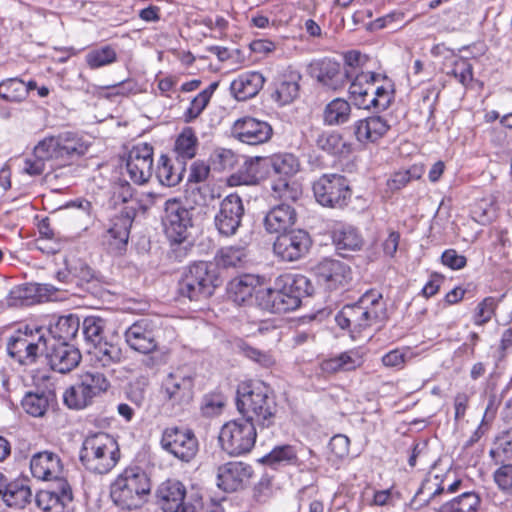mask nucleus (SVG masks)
<instances>
[{
    "label": "nucleus",
    "mask_w": 512,
    "mask_h": 512,
    "mask_svg": "<svg viewBox=\"0 0 512 512\" xmlns=\"http://www.w3.org/2000/svg\"><path fill=\"white\" fill-rule=\"evenodd\" d=\"M313 293L310 280L304 275H281L272 287L256 293L258 306L271 313H286L297 309L303 298Z\"/></svg>",
    "instance_id": "1"
},
{
    "label": "nucleus",
    "mask_w": 512,
    "mask_h": 512,
    "mask_svg": "<svg viewBox=\"0 0 512 512\" xmlns=\"http://www.w3.org/2000/svg\"><path fill=\"white\" fill-rule=\"evenodd\" d=\"M236 406L242 418L261 428H269L275 423L277 403L270 388L261 381L240 383Z\"/></svg>",
    "instance_id": "2"
},
{
    "label": "nucleus",
    "mask_w": 512,
    "mask_h": 512,
    "mask_svg": "<svg viewBox=\"0 0 512 512\" xmlns=\"http://www.w3.org/2000/svg\"><path fill=\"white\" fill-rule=\"evenodd\" d=\"M387 318L386 303L377 290L365 292L356 303L345 305L335 316L341 329H347L355 339L362 331L382 323Z\"/></svg>",
    "instance_id": "3"
},
{
    "label": "nucleus",
    "mask_w": 512,
    "mask_h": 512,
    "mask_svg": "<svg viewBox=\"0 0 512 512\" xmlns=\"http://www.w3.org/2000/svg\"><path fill=\"white\" fill-rule=\"evenodd\" d=\"M151 491V481L140 467H128L114 480L110 496L116 506L123 510H133L146 502Z\"/></svg>",
    "instance_id": "4"
},
{
    "label": "nucleus",
    "mask_w": 512,
    "mask_h": 512,
    "mask_svg": "<svg viewBox=\"0 0 512 512\" xmlns=\"http://www.w3.org/2000/svg\"><path fill=\"white\" fill-rule=\"evenodd\" d=\"M119 458L118 443L104 432L87 436L79 454L82 465L95 474L108 473L116 466Z\"/></svg>",
    "instance_id": "5"
},
{
    "label": "nucleus",
    "mask_w": 512,
    "mask_h": 512,
    "mask_svg": "<svg viewBox=\"0 0 512 512\" xmlns=\"http://www.w3.org/2000/svg\"><path fill=\"white\" fill-rule=\"evenodd\" d=\"M349 93L360 109L382 111L389 107L393 98L392 84L379 73L357 76L350 84Z\"/></svg>",
    "instance_id": "6"
},
{
    "label": "nucleus",
    "mask_w": 512,
    "mask_h": 512,
    "mask_svg": "<svg viewBox=\"0 0 512 512\" xmlns=\"http://www.w3.org/2000/svg\"><path fill=\"white\" fill-rule=\"evenodd\" d=\"M221 282L215 264L197 261L184 269L179 293L191 301H200L210 297Z\"/></svg>",
    "instance_id": "7"
},
{
    "label": "nucleus",
    "mask_w": 512,
    "mask_h": 512,
    "mask_svg": "<svg viewBox=\"0 0 512 512\" xmlns=\"http://www.w3.org/2000/svg\"><path fill=\"white\" fill-rule=\"evenodd\" d=\"M88 150V145L77 133L63 132L39 141L34 147L33 155L44 162L50 160L69 161L80 158Z\"/></svg>",
    "instance_id": "8"
},
{
    "label": "nucleus",
    "mask_w": 512,
    "mask_h": 512,
    "mask_svg": "<svg viewBox=\"0 0 512 512\" xmlns=\"http://www.w3.org/2000/svg\"><path fill=\"white\" fill-rule=\"evenodd\" d=\"M46 339L41 328L25 326L15 331L7 341V352L21 365H31L46 349Z\"/></svg>",
    "instance_id": "9"
},
{
    "label": "nucleus",
    "mask_w": 512,
    "mask_h": 512,
    "mask_svg": "<svg viewBox=\"0 0 512 512\" xmlns=\"http://www.w3.org/2000/svg\"><path fill=\"white\" fill-rule=\"evenodd\" d=\"M256 437V425L244 418H239L223 425L219 442L229 455L239 456L251 451Z\"/></svg>",
    "instance_id": "10"
},
{
    "label": "nucleus",
    "mask_w": 512,
    "mask_h": 512,
    "mask_svg": "<svg viewBox=\"0 0 512 512\" xmlns=\"http://www.w3.org/2000/svg\"><path fill=\"white\" fill-rule=\"evenodd\" d=\"M160 446L183 463L191 462L199 451V441L193 430L179 426H170L163 430Z\"/></svg>",
    "instance_id": "11"
},
{
    "label": "nucleus",
    "mask_w": 512,
    "mask_h": 512,
    "mask_svg": "<svg viewBox=\"0 0 512 512\" xmlns=\"http://www.w3.org/2000/svg\"><path fill=\"white\" fill-rule=\"evenodd\" d=\"M314 196L325 207L342 208L351 198L347 178L340 174H324L313 184Z\"/></svg>",
    "instance_id": "12"
},
{
    "label": "nucleus",
    "mask_w": 512,
    "mask_h": 512,
    "mask_svg": "<svg viewBox=\"0 0 512 512\" xmlns=\"http://www.w3.org/2000/svg\"><path fill=\"white\" fill-rule=\"evenodd\" d=\"M311 244L312 241L307 231L292 229L276 237L273 243V252L281 261L295 262L308 254Z\"/></svg>",
    "instance_id": "13"
},
{
    "label": "nucleus",
    "mask_w": 512,
    "mask_h": 512,
    "mask_svg": "<svg viewBox=\"0 0 512 512\" xmlns=\"http://www.w3.org/2000/svg\"><path fill=\"white\" fill-rule=\"evenodd\" d=\"M162 223L166 236L171 242L182 243L188 237V229L192 226L190 211L175 199L165 202Z\"/></svg>",
    "instance_id": "14"
},
{
    "label": "nucleus",
    "mask_w": 512,
    "mask_h": 512,
    "mask_svg": "<svg viewBox=\"0 0 512 512\" xmlns=\"http://www.w3.org/2000/svg\"><path fill=\"white\" fill-rule=\"evenodd\" d=\"M193 378L180 370L169 373L161 384V394L166 404L182 410L193 399Z\"/></svg>",
    "instance_id": "15"
},
{
    "label": "nucleus",
    "mask_w": 512,
    "mask_h": 512,
    "mask_svg": "<svg viewBox=\"0 0 512 512\" xmlns=\"http://www.w3.org/2000/svg\"><path fill=\"white\" fill-rule=\"evenodd\" d=\"M243 216L241 197L236 193L229 194L220 202L219 211L214 217L215 227L221 235L233 236L241 226Z\"/></svg>",
    "instance_id": "16"
},
{
    "label": "nucleus",
    "mask_w": 512,
    "mask_h": 512,
    "mask_svg": "<svg viewBox=\"0 0 512 512\" xmlns=\"http://www.w3.org/2000/svg\"><path fill=\"white\" fill-rule=\"evenodd\" d=\"M317 282L329 290L346 286L352 279L350 266L340 260L326 258L313 268Z\"/></svg>",
    "instance_id": "17"
},
{
    "label": "nucleus",
    "mask_w": 512,
    "mask_h": 512,
    "mask_svg": "<svg viewBox=\"0 0 512 512\" xmlns=\"http://www.w3.org/2000/svg\"><path fill=\"white\" fill-rule=\"evenodd\" d=\"M232 135L242 143L260 145L270 141L273 136V128L266 121L245 116L234 122Z\"/></svg>",
    "instance_id": "18"
},
{
    "label": "nucleus",
    "mask_w": 512,
    "mask_h": 512,
    "mask_svg": "<svg viewBox=\"0 0 512 512\" xmlns=\"http://www.w3.org/2000/svg\"><path fill=\"white\" fill-rule=\"evenodd\" d=\"M126 169L134 183H146L153 171V147L146 143L134 146L128 154Z\"/></svg>",
    "instance_id": "19"
},
{
    "label": "nucleus",
    "mask_w": 512,
    "mask_h": 512,
    "mask_svg": "<svg viewBox=\"0 0 512 512\" xmlns=\"http://www.w3.org/2000/svg\"><path fill=\"white\" fill-rule=\"evenodd\" d=\"M186 489L174 479L164 481L156 490L157 502L164 512H194V507L184 502Z\"/></svg>",
    "instance_id": "20"
},
{
    "label": "nucleus",
    "mask_w": 512,
    "mask_h": 512,
    "mask_svg": "<svg viewBox=\"0 0 512 512\" xmlns=\"http://www.w3.org/2000/svg\"><path fill=\"white\" fill-rule=\"evenodd\" d=\"M253 473L252 467L243 462H228L217 469V486L231 493L245 487Z\"/></svg>",
    "instance_id": "21"
},
{
    "label": "nucleus",
    "mask_w": 512,
    "mask_h": 512,
    "mask_svg": "<svg viewBox=\"0 0 512 512\" xmlns=\"http://www.w3.org/2000/svg\"><path fill=\"white\" fill-rule=\"evenodd\" d=\"M348 71H343L342 65L332 59L324 58L311 64V74L322 85L338 90L349 82Z\"/></svg>",
    "instance_id": "22"
},
{
    "label": "nucleus",
    "mask_w": 512,
    "mask_h": 512,
    "mask_svg": "<svg viewBox=\"0 0 512 512\" xmlns=\"http://www.w3.org/2000/svg\"><path fill=\"white\" fill-rule=\"evenodd\" d=\"M125 340L131 349L143 354L153 353L158 347L154 331L144 319L133 323L125 331Z\"/></svg>",
    "instance_id": "23"
},
{
    "label": "nucleus",
    "mask_w": 512,
    "mask_h": 512,
    "mask_svg": "<svg viewBox=\"0 0 512 512\" xmlns=\"http://www.w3.org/2000/svg\"><path fill=\"white\" fill-rule=\"evenodd\" d=\"M271 177L268 157H253L246 160L241 169L229 179L230 185H257Z\"/></svg>",
    "instance_id": "24"
},
{
    "label": "nucleus",
    "mask_w": 512,
    "mask_h": 512,
    "mask_svg": "<svg viewBox=\"0 0 512 512\" xmlns=\"http://www.w3.org/2000/svg\"><path fill=\"white\" fill-rule=\"evenodd\" d=\"M32 475L41 480H58L60 482L63 466L60 457L51 451L34 454L30 460Z\"/></svg>",
    "instance_id": "25"
},
{
    "label": "nucleus",
    "mask_w": 512,
    "mask_h": 512,
    "mask_svg": "<svg viewBox=\"0 0 512 512\" xmlns=\"http://www.w3.org/2000/svg\"><path fill=\"white\" fill-rule=\"evenodd\" d=\"M73 499L69 484L60 480L59 487L54 490H42L36 495V504L45 512H64L65 507Z\"/></svg>",
    "instance_id": "26"
},
{
    "label": "nucleus",
    "mask_w": 512,
    "mask_h": 512,
    "mask_svg": "<svg viewBox=\"0 0 512 512\" xmlns=\"http://www.w3.org/2000/svg\"><path fill=\"white\" fill-rule=\"evenodd\" d=\"M297 222V212L289 204H279L271 208L264 218V227L269 233H285Z\"/></svg>",
    "instance_id": "27"
},
{
    "label": "nucleus",
    "mask_w": 512,
    "mask_h": 512,
    "mask_svg": "<svg viewBox=\"0 0 512 512\" xmlns=\"http://www.w3.org/2000/svg\"><path fill=\"white\" fill-rule=\"evenodd\" d=\"M81 354L77 348L67 342L55 344L48 354L49 365L52 370L65 374L78 366Z\"/></svg>",
    "instance_id": "28"
},
{
    "label": "nucleus",
    "mask_w": 512,
    "mask_h": 512,
    "mask_svg": "<svg viewBox=\"0 0 512 512\" xmlns=\"http://www.w3.org/2000/svg\"><path fill=\"white\" fill-rule=\"evenodd\" d=\"M389 129L390 125L387 120L381 116L367 117L353 124L354 135L361 144L377 142Z\"/></svg>",
    "instance_id": "29"
},
{
    "label": "nucleus",
    "mask_w": 512,
    "mask_h": 512,
    "mask_svg": "<svg viewBox=\"0 0 512 512\" xmlns=\"http://www.w3.org/2000/svg\"><path fill=\"white\" fill-rule=\"evenodd\" d=\"M264 82L265 78L260 72H245L232 81L230 90L238 101H245L255 97L262 89Z\"/></svg>",
    "instance_id": "30"
},
{
    "label": "nucleus",
    "mask_w": 512,
    "mask_h": 512,
    "mask_svg": "<svg viewBox=\"0 0 512 512\" xmlns=\"http://www.w3.org/2000/svg\"><path fill=\"white\" fill-rule=\"evenodd\" d=\"M50 284H33L28 283L24 285L17 286L10 291L8 298L9 306H17V305H29L34 302L40 301L43 296L42 292H52L56 291Z\"/></svg>",
    "instance_id": "31"
},
{
    "label": "nucleus",
    "mask_w": 512,
    "mask_h": 512,
    "mask_svg": "<svg viewBox=\"0 0 512 512\" xmlns=\"http://www.w3.org/2000/svg\"><path fill=\"white\" fill-rule=\"evenodd\" d=\"M271 178L291 179L299 171V161L291 153H279L268 157Z\"/></svg>",
    "instance_id": "32"
},
{
    "label": "nucleus",
    "mask_w": 512,
    "mask_h": 512,
    "mask_svg": "<svg viewBox=\"0 0 512 512\" xmlns=\"http://www.w3.org/2000/svg\"><path fill=\"white\" fill-rule=\"evenodd\" d=\"M442 496H444L442 474L435 471L428 472L418 488V503L420 505L438 503Z\"/></svg>",
    "instance_id": "33"
},
{
    "label": "nucleus",
    "mask_w": 512,
    "mask_h": 512,
    "mask_svg": "<svg viewBox=\"0 0 512 512\" xmlns=\"http://www.w3.org/2000/svg\"><path fill=\"white\" fill-rule=\"evenodd\" d=\"M247 249L241 245H231L222 247L215 256L216 268L222 269H240L247 262Z\"/></svg>",
    "instance_id": "34"
},
{
    "label": "nucleus",
    "mask_w": 512,
    "mask_h": 512,
    "mask_svg": "<svg viewBox=\"0 0 512 512\" xmlns=\"http://www.w3.org/2000/svg\"><path fill=\"white\" fill-rule=\"evenodd\" d=\"M184 171L185 164L177 162V166H175L168 156L161 155L158 161L156 175L162 185L174 187L181 182Z\"/></svg>",
    "instance_id": "35"
},
{
    "label": "nucleus",
    "mask_w": 512,
    "mask_h": 512,
    "mask_svg": "<svg viewBox=\"0 0 512 512\" xmlns=\"http://www.w3.org/2000/svg\"><path fill=\"white\" fill-rule=\"evenodd\" d=\"M32 497L31 489L20 482H12L4 488L1 500L6 506L13 509H23L30 503Z\"/></svg>",
    "instance_id": "36"
},
{
    "label": "nucleus",
    "mask_w": 512,
    "mask_h": 512,
    "mask_svg": "<svg viewBox=\"0 0 512 512\" xmlns=\"http://www.w3.org/2000/svg\"><path fill=\"white\" fill-rule=\"evenodd\" d=\"M197 146L198 139L193 129L191 127L184 128L175 141L176 161L186 164L187 160L195 157Z\"/></svg>",
    "instance_id": "37"
},
{
    "label": "nucleus",
    "mask_w": 512,
    "mask_h": 512,
    "mask_svg": "<svg viewBox=\"0 0 512 512\" xmlns=\"http://www.w3.org/2000/svg\"><path fill=\"white\" fill-rule=\"evenodd\" d=\"M88 353L95 363L102 367H109L121 360V350L118 346L105 340L88 348Z\"/></svg>",
    "instance_id": "38"
},
{
    "label": "nucleus",
    "mask_w": 512,
    "mask_h": 512,
    "mask_svg": "<svg viewBox=\"0 0 512 512\" xmlns=\"http://www.w3.org/2000/svg\"><path fill=\"white\" fill-rule=\"evenodd\" d=\"M261 461L273 469H278L283 466L297 465L298 457L293 446L282 445L272 449Z\"/></svg>",
    "instance_id": "39"
},
{
    "label": "nucleus",
    "mask_w": 512,
    "mask_h": 512,
    "mask_svg": "<svg viewBox=\"0 0 512 512\" xmlns=\"http://www.w3.org/2000/svg\"><path fill=\"white\" fill-rule=\"evenodd\" d=\"M255 278L251 275H243L230 281L228 293L237 304L245 303L251 299L255 291Z\"/></svg>",
    "instance_id": "40"
},
{
    "label": "nucleus",
    "mask_w": 512,
    "mask_h": 512,
    "mask_svg": "<svg viewBox=\"0 0 512 512\" xmlns=\"http://www.w3.org/2000/svg\"><path fill=\"white\" fill-rule=\"evenodd\" d=\"M106 325V319L100 316L91 315L84 318L82 332L89 347L100 344L101 341L105 340Z\"/></svg>",
    "instance_id": "41"
},
{
    "label": "nucleus",
    "mask_w": 512,
    "mask_h": 512,
    "mask_svg": "<svg viewBox=\"0 0 512 512\" xmlns=\"http://www.w3.org/2000/svg\"><path fill=\"white\" fill-rule=\"evenodd\" d=\"M333 242L339 251H355L361 248L363 240L354 227L345 226L333 232Z\"/></svg>",
    "instance_id": "42"
},
{
    "label": "nucleus",
    "mask_w": 512,
    "mask_h": 512,
    "mask_svg": "<svg viewBox=\"0 0 512 512\" xmlns=\"http://www.w3.org/2000/svg\"><path fill=\"white\" fill-rule=\"evenodd\" d=\"M87 389L79 380L76 384L70 386L63 394L65 405L74 410H81L92 404L93 398Z\"/></svg>",
    "instance_id": "43"
},
{
    "label": "nucleus",
    "mask_w": 512,
    "mask_h": 512,
    "mask_svg": "<svg viewBox=\"0 0 512 512\" xmlns=\"http://www.w3.org/2000/svg\"><path fill=\"white\" fill-rule=\"evenodd\" d=\"M351 106L344 99L336 98L327 104L324 110V121L328 125H341L350 119Z\"/></svg>",
    "instance_id": "44"
},
{
    "label": "nucleus",
    "mask_w": 512,
    "mask_h": 512,
    "mask_svg": "<svg viewBox=\"0 0 512 512\" xmlns=\"http://www.w3.org/2000/svg\"><path fill=\"white\" fill-rule=\"evenodd\" d=\"M51 394L46 392H28L22 399V407L33 417H42L48 410Z\"/></svg>",
    "instance_id": "45"
},
{
    "label": "nucleus",
    "mask_w": 512,
    "mask_h": 512,
    "mask_svg": "<svg viewBox=\"0 0 512 512\" xmlns=\"http://www.w3.org/2000/svg\"><path fill=\"white\" fill-rule=\"evenodd\" d=\"M300 75L290 74L276 87L272 97L281 105L291 103L299 94L298 80Z\"/></svg>",
    "instance_id": "46"
},
{
    "label": "nucleus",
    "mask_w": 512,
    "mask_h": 512,
    "mask_svg": "<svg viewBox=\"0 0 512 512\" xmlns=\"http://www.w3.org/2000/svg\"><path fill=\"white\" fill-rule=\"evenodd\" d=\"M117 60V53L110 45H105L89 51L85 56V61L91 69H97L110 65Z\"/></svg>",
    "instance_id": "47"
},
{
    "label": "nucleus",
    "mask_w": 512,
    "mask_h": 512,
    "mask_svg": "<svg viewBox=\"0 0 512 512\" xmlns=\"http://www.w3.org/2000/svg\"><path fill=\"white\" fill-rule=\"evenodd\" d=\"M470 214L475 222L486 225L495 218L496 207L491 198H482L472 204Z\"/></svg>",
    "instance_id": "48"
},
{
    "label": "nucleus",
    "mask_w": 512,
    "mask_h": 512,
    "mask_svg": "<svg viewBox=\"0 0 512 512\" xmlns=\"http://www.w3.org/2000/svg\"><path fill=\"white\" fill-rule=\"evenodd\" d=\"M131 223L130 217H119L114 220L112 226L107 230V237L114 241L118 249H122L127 244Z\"/></svg>",
    "instance_id": "49"
},
{
    "label": "nucleus",
    "mask_w": 512,
    "mask_h": 512,
    "mask_svg": "<svg viewBox=\"0 0 512 512\" xmlns=\"http://www.w3.org/2000/svg\"><path fill=\"white\" fill-rule=\"evenodd\" d=\"M81 383L89 389V394L94 399L96 396L106 392L110 387L107 377L98 371H87L80 376Z\"/></svg>",
    "instance_id": "50"
},
{
    "label": "nucleus",
    "mask_w": 512,
    "mask_h": 512,
    "mask_svg": "<svg viewBox=\"0 0 512 512\" xmlns=\"http://www.w3.org/2000/svg\"><path fill=\"white\" fill-rule=\"evenodd\" d=\"M81 383L89 389V394L94 399L96 396L106 392L110 387L107 377L98 371H87L80 376Z\"/></svg>",
    "instance_id": "51"
},
{
    "label": "nucleus",
    "mask_w": 512,
    "mask_h": 512,
    "mask_svg": "<svg viewBox=\"0 0 512 512\" xmlns=\"http://www.w3.org/2000/svg\"><path fill=\"white\" fill-rule=\"evenodd\" d=\"M80 327L79 318L75 315L62 316L58 319L54 330L52 331L55 337H58L62 342L72 340L78 333Z\"/></svg>",
    "instance_id": "52"
},
{
    "label": "nucleus",
    "mask_w": 512,
    "mask_h": 512,
    "mask_svg": "<svg viewBox=\"0 0 512 512\" xmlns=\"http://www.w3.org/2000/svg\"><path fill=\"white\" fill-rule=\"evenodd\" d=\"M217 87L218 83L212 82L191 101L190 106L185 113L186 121H191L202 113Z\"/></svg>",
    "instance_id": "53"
},
{
    "label": "nucleus",
    "mask_w": 512,
    "mask_h": 512,
    "mask_svg": "<svg viewBox=\"0 0 512 512\" xmlns=\"http://www.w3.org/2000/svg\"><path fill=\"white\" fill-rule=\"evenodd\" d=\"M272 190L276 197L286 201H296L302 194L300 185L291 179H275L272 183Z\"/></svg>",
    "instance_id": "54"
},
{
    "label": "nucleus",
    "mask_w": 512,
    "mask_h": 512,
    "mask_svg": "<svg viewBox=\"0 0 512 512\" xmlns=\"http://www.w3.org/2000/svg\"><path fill=\"white\" fill-rule=\"evenodd\" d=\"M25 82L19 78H9L0 83V97L11 102L25 98Z\"/></svg>",
    "instance_id": "55"
},
{
    "label": "nucleus",
    "mask_w": 512,
    "mask_h": 512,
    "mask_svg": "<svg viewBox=\"0 0 512 512\" xmlns=\"http://www.w3.org/2000/svg\"><path fill=\"white\" fill-rule=\"evenodd\" d=\"M70 273L72 274L73 284L83 286L90 283L94 278V271L82 260L70 261Z\"/></svg>",
    "instance_id": "56"
},
{
    "label": "nucleus",
    "mask_w": 512,
    "mask_h": 512,
    "mask_svg": "<svg viewBox=\"0 0 512 512\" xmlns=\"http://www.w3.org/2000/svg\"><path fill=\"white\" fill-rule=\"evenodd\" d=\"M345 66L342 67L343 71L350 72L349 81H353L357 76L363 74H373L374 72L362 71V65L365 62V57L358 51H349L344 56Z\"/></svg>",
    "instance_id": "57"
},
{
    "label": "nucleus",
    "mask_w": 512,
    "mask_h": 512,
    "mask_svg": "<svg viewBox=\"0 0 512 512\" xmlns=\"http://www.w3.org/2000/svg\"><path fill=\"white\" fill-rule=\"evenodd\" d=\"M318 148L330 154H337L342 149V137L336 132H322L316 138Z\"/></svg>",
    "instance_id": "58"
},
{
    "label": "nucleus",
    "mask_w": 512,
    "mask_h": 512,
    "mask_svg": "<svg viewBox=\"0 0 512 512\" xmlns=\"http://www.w3.org/2000/svg\"><path fill=\"white\" fill-rule=\"evenodd\" d=\"M414 353L410 348L395 349L382 357V363L386 367L402 368L405 363L411 361Z\"/></svg>",
    "instance_id": "59"
},
{
    "label": "nucleus",
    "mask_w": 512,
    "mask_h": 512,
    "mask_svg": "<svg viewBox=\"0 0 512 512\" xmlns=\"http://www.w3.org/2000/svg\"><path fill=\"white\" fill-rule=\"evenodd\" d=\"M448 503L457 507L460 512H477L480 498L474 492H463L460 496L448 501Z\"/></svg>",
    "instance_id": "60"
},
{
    "label": "nucleus",
    "mask_w": 512,
    "mask_h": 512,
    "mask_svg": "<svg viewBox=\"0 0 512 512\" xmlns=\"http://www.w3.org/2000/svg\"><path fill=\"white\" fill-rule=\"evenodd\" d=\"M497 487L505 494L512 495V464H503L493 473Z\"/></svg>",
    "instance_id": "61"
},
{
    "label": "nucleus",
    "mask_w": 512,
    "mask_h": 512,
    "mask_svg": "<svg viewBox=\"0 0 512 512\" xmlns=\"http://www.w3.org/2000/svg\"><path fill=\"white\" fill-rule=\"evenodd\" d=\"M495 311V300L492 297H487L481 301L476 308L474 315V323L476 325H483L490 321Z\"/></svg>",
    "instance_id": "62"
},
{
    "label": "nucleus",
    "mask_w": 512,
    "mask_h": 512,
    "mask_svg": "<svg viewBox=\"0 0 512 512\" xmlns=\"http://www.w3.org/2000/svg\"><path fill=\"white\" fill-rule=\"evenodd\" d=\"M242 352L247 358L258 363L263 367L268 368L275 363V359L270 353L259 350L252 346L244 344L242 346Z\"/></svg>",
    "instance_id": "63"
},
{
    "label": "nucleus",
    "mask_w": 512,
    "mask_h": 512,
    "mask_svg": "<svg viewBox=\"0 0 512 512\" xmlns=\"http://www.w3.org/2000/svg\"><path fill=\"white\" fill-rule=\"evenodd\" d=\"M403 18L404 15L401 12H393L387 14L383 17L376 19L372 23L373 29H383L388 28L392 31H395L403 26Z\"/></svg>",
    "instance_id": "64"
}]
</instances>
